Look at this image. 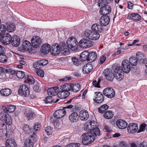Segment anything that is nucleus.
<instances>
[{
    "mask_svg": "<svg viewBox=\"0 0 147 147\" xmlns=\"http://www.w3.org/2000/svg\"><path fill=\"white\" fill-rule=\"evenodd\" d=\"M60 89L58 87H54L49 88L47 93L49 95L55 96L57 95L58 98L60 99L66 98L69 94V92L70 91V84H67L60 86Z\"/></svg>",
    "mask_w": 147,
    "mask_h": 147,
    "instance_id": "nucleus-1",
    "label": "nucleus"
},
{
    "mask_svg": "<svg viewBox=\"0 0 147 147\" xmlns=\"http://www.w3.org/2000/svg\"><path fill=\"white\" fill-rule=\"evenodd\" d=\"M82 142L83 144L88 145L92 143L94 141L95 138L91 135L89 131L88 133L83 134L82 136Z\"/></svg>",
    "mask_w": 147,
    "mask_h": 147,
    "instance_id": "nucleus-2",
    "label": "nucleus"
},
{
    "mask_svg": "<svg viewBox=\"0 0 147 147\" xmlns=\"http://www.w3.org/2000/svg\"><path fill=\"white\" fill-rule=\"evenodd\" d=\"M67 44L69 49L74 51H76L78 50V43L75 37H70L67 41Z\"/></svg>",
    "mask_w": 147,
    "mask_h": 147,
    "instance_id": "nucleus-3",
    "label": "nucleus"
},
{
    "mask_svg": "<svg viewBox=\"0 0 147 147\" xmlns=\"http://www.w3.org/2000/svg\"><path fill=\"white\" fill-rule=\"evenodd\" d=\"M36 140V136L35 135L30 136L28 139L25 140L24 147H33L34 143Z\"/></svg>",
    "mask_w": 147,
    "mask_h": 147,
    "instance_id": "nucleus-4",
    "label": "nucleus"
},
{
    "mask_svg": "<svg viewBox=\"0 0 147 147\" xmlns=\"http://www.w3.org/2000/svg\"><path fill=\"white\" fill-rule=\"evenodd\" d=\"M12 36L10 34L7 33L0 38L1 42L5 45H8L11 43Z\"/></svg>",
    "mask_w": 147,
    "mask_h": 147,
    "instance_id": "nucleus-5",
    "label": "nucleus"
},
{
    "mask_svg": "<svg viewBox=\"0 0 147 147\" xmlns=\"http://www.w3.org/2000/svg\"><path fill=\"white\" fill-rule=\"evenodd\" d=\"M103 94L109 98H112L114 97L115 92L112 88L107 87L105 88L103 91Z\"/></svg>",
    "mask_w": 147,
    "mask_h": 147,
    "instance_id": "nucleus-6",
    "label": "nucleus"
},
{
    "mask_svg": "<svg viewBox=\"0 0 147 147\" xmlns=\"http://www.w3.org/2000/svg\"><path fill=\"white\" fill-rule=\"evenodd\" d=\"M93 100L95 102L100 104L104 101V97L101 92H96L94 93Z\"/></svg>",
    "mask_w": 147,
    "mask_h": 147,
    "instance_id": "nucleus-7",
    "label": "nucleus"
},
{
    "mask_svg": "<svg viewBox=\"0 0 147 147\" xmlns=\"http://www.w3.org/2000/svg\"><path fill=\"white\" fill-rule=\"evenodd\" d=\"M51 46L48 43L43 45L40 49V55L42 56L47 55L50 51Z\"/></svg>",
    "mask_w": 147,
    "mask_h": 147,
    "instance_id": "nucleus-8",
    "label": "nucleus"
},
{
    "mask_svg": "<svg viewBox=\"0 0 147 147\" xmlns=\"http://www.w3.org/2000/svg\"><path fill=\"white\" fill-rule=\"evenodd\" d=\"M18 92L21 96H27L30 93L28 88L24 85H22L20 87Z\"/></svg>",
    "mask_w": 147,
    "mask_h": 147,
    "instance_id": "nucleus-9",
    "label": "nucleus"
},
{
    "mask_svg": "<svg viewBox=\"0 0 147 147\" xmlns=\"http://www.w3.org/2000/svg\"><path fill=\"white\" fill-rule=\"evenodd\" d=\"M79 44L81 48H84L90 47L93 45L91 41L84 38L81 39L79 41Z\"/></svg>",
    "mask_w": 147,
    "mask_h": 147,
    "instance_id": "nucleus-10",
    "label": "nucleus"
},
{
    "mask_svg": "<svg viewBox=\"0 0 147 147\" xmlns=\"http://www.w3.org/2000/svg\"><path fill=\"white\" fill-rule=\"evenodd\" d=\"M130 64L127 60L125 59L122 61L121 67L124 73H128L130 71L131 66Z\"/></svg>",
    "mask_w": 147,
    "mask_h": 147,
    "instance_id": "nucleus-11",
    "label": "nucleus"
},
{
    "mask_svg": "<svg viewBox=\"0 0 147 147\" xmlns=\"http://www.w3.org/2000/svg\"><path fill=\"white\" fill-rule=\"evenodd\" d=\"M21 48L23 51H28L30 53L32 50V47L31 43L27 40H25L23 42Z\"/></svg>",
    "mask_w": 147,
    "mask_h": 147,
    "instance_id": "nucleus-12",
    "label": "nucleus"
},
{
    "mask_svg": "<svg viewBox=\"0 0 147 147\" xmlns=\"http://www.w3.org/2000/svg\"><path fill=\"white\" fill-rule=\"evenodd\" d=\"M104 74L106 79L108 80L112 81L114 78V75L110 69H106L104 71Z\"/></svg>",
    "mask_w": 147,
    "mask_h": 147,
    "instance_id": "nucleus-13",
    "label": "nucleus"
},
{
    "mask_svg": "<svg viewBox=\"0 0 147 147\" xmlns=\"http://www.w3.org/2000/svg\"><path fill=\"white\" fill-rule=\"evenodd\" d=\"M60 48L61 52L63 55L65 56L69 53L70 49L67 44L66 45L65 43L62 42Z\"/></svg>",
    "mask_w": 147,
    "mask_h": 147,
    "instance_id": "nucleus-14",
    "label": "nucleus"
},
{
    "mask_svg": "<svg viewBox=\"0 0 147 147\" xmlns=\"http://www.w3.org/2000/svg\"><path fill=\"white\" fill-rule=\"evenodd\" d=\"M41 40L40 37L37 36H35L33 37L31 39L32 46L35 48H37L40 44Z\"/></svg>",
    "mask_w": 147,
    "mask_h": 147,
    "instance_id": "nucleus-15",
    "label": "nucleus"
},
{
    "mask_svg": "<svg viewBox=\"0 0 147 147\" xmlns=\"http://www.w3.org/2000/svg\"><path fill=\"white\" fill-rule=\"evenodd\" d=\"M50 52L51 54L53 55H56L61 52L60 48L57 44L53 45L51 49Z\"/></svg>",
    "mask_w": 147,
    "mask_h": 147,
    "instance_id": "nucleus-16",
    "label": "nucleus"
},
{
    "mask_svg": "<svg viewBox=\"0 0 147 147\" xmlns=\"http://www.w3.org/2000/svg\"><path fill=\"white\" fill-rule=\"evenodd\" d=\"M100 24L101 25L106 26L110 22V18L107 15L102 16L99 20Z\"/></svg>",
    "mask_w": 147,
    "mask_h": 147,
    "instance_id": "nucleus-17",
    "label": "nucleus"
},
{
    "mask_svg": "<svg viewBox=\"0 0 147 147\" xmlns=\"http://www.w3.org/2000/svg\"><path fill=\"white\" fill-rule=\"evenodd\" d=\"M100 13L101 15H107L111 12V8L109 5L101 7L100 10Z\"/></svg>",
    "mask_w": 147,
    "mask_h": 147,
    "instance_id": "nucleus-18",
    "label": "nucleus"
},
{
    "mask_svg": "<svg viewBox=\"0 0 147 147\" xmlns=\"http://www.w3.org/2000/svg\"><path fill=\"white\" fill-rule=\"evenodd\" d=\"M66 114L65 111L63 109L57 110L54 114V117L57 119H60L64 117Z\"/></svg>",
    "mask_w": 147,
    "mask_h": 147,
    "instance_id": "nucleus-19",
    "label": "nucleus"
},
{
    "mask_svg": "<svg viewBox=\"0 0 147 147\" xmlns=\"http://www.w3.org/2000/svg\"><path fill=\"white\" fill-rule=\"evenodd\" d=\"M138 129V126L136 123H129L127 127V130L128 132L134 133Z\"/></svg>",
    "mask_w": 147,
    "mask_h": 147,
    "instance_id": "nucleus-20",
    "label": "nucleus"
},
{
    "mask_svg": "<svg viewBox=\"0 0 147 147\" xmlns=\"http://www.w3.org/2000/svg\"><path fill=\"white\" fill-rule=\"evenodd\" d=\"M117 127L120 129H123L125 128L127 126V123L125 120L119 119L116 123Z\"/></svg>",
    "mask_w": 147,
    "mask_h": 147,
    "instance_id": "nucleus-21",
    "label": "nucleus"
},
{
    "mask_svg": "<svg viewBox=\"0 0 147 147\" xmlns=\"http://www.w3.org/2000/svg\"><path fill=\"white\" fill-rule=\"evenodd\" d=\"M11 43L12 45L14 47H17L20 44V39L17 36L14 35L12 38Z\"/></svg>",
    "mask_w": 147,
    "mask_h": 147,
    "instance_id": "nucleus-22",
    "label": "nucleus"
},
{
    "mask_svg": "<svg viewBox=\"0 0 147 147\" xmlns=\"http://www.w3.org/2000/svg\"><path fill=\"white\" fill-rule=\"evenodd\" d=\"M79 116L82 120L85 121L88 119L89 115L87 111L84 110L80 111Z\"/></svg>",
    "mask_w": 147,
    "mask_h": 147,
    "instance_id": "nucleus-23",
    "label": "nucleus"
},
{
    "mask_svg": "<svg viewBox=\"0 0 147 147\" xmlns=\"http://www.w3.org/2000/svg\"><path fill=\"white\" fill-rule=\"evenodd\" d=\"M96 127V124L94 121H91L90 122L87 123L85 125L84 129L86 130H91L93 128Z\"/></svg>",
    "mask_w": 147,
    "mask_h": 147,
    "instance_id": "nucleus-24",
    "label": "nucleus"
},
{
    "mask_svg": "<svg viewBox=\"0 0 147 147\" xmlns=\"http://www.w3.org/2000/svg\"><path fill=\"white\" fill-rule=\"evenodd\" d=\"M69 118L71 122H76L78 120V115L77 113L73 112L69 115Z\"/></svg>",
    "mask_w": 147,
    "mask_h": 147,
    "instance_id": "nucleus-25",
    "label": "nucleus"
},
{
    "mask_svg": "<svg viewBox=\"0 0 147 147\" xmlns=\"http://www.w3.org/2000/svg\"><path fill=\"white\" fill-rule=\"evenodd\" d=\"M70 85V91L76 92L79 91L80 89V86L79 84H71Z\"/></svg>",
    "mask_w": 147,
    "mask_h": 147,
    "instance_id": "nucleus-26",
    "label": "nucleus"
},
{
    "mask_svg": "<svg viewBox=\"0 0 147 147\" xmlns=\"http://www.w3.org/2000/svg\"><path fill=\"white\" fill-rule=\"evenodd\" d=\"M127 18L136 21L139 20L141 18V16L136 13H131L128 16Z\"/></svg>",
    "mask_w": 147,
    "mask_h": 147,
    "instance_id": "nucleus-27",
    "label": "nucleus"
},
{
    "mask_svg": "<svg viewBox=\"0 0 147 147\" xmlns=\"http://www.w3.org/2000/svg\"><path fill=\"white\" fill-rule=\"evenodd\" d=\"M90 134H91V135L94 137L98 136L100 135V131L99 128L96 126V127L93 128L91 130L89 131Z\"/></svg>",
    "mask_w": 147,
    "mask_h": 147,
    "instance_id": "nucleus-28",
    "label": "nucleus"
},
{
    "mask_svg": "<svg viewBox=\"0 0 147 147\" xmlns=\"http://www.w3.org/2000/svg\"><path fill=\"white\" fill-rule=\"evenodd\" d=\"M97 57V54L94 52H92L88 53V61L90 63L94 61L96 59Z\"/></svg>",
    "mask_w": 147,
    "mask_h": 147,
    "instance_id": "nucleus-29",
    "label": "nucleus"
},
{
    "mask_svg": "<svg viewBox=\"0 0 147 147\" xmlns=\"http://www.w3.org/2000/svg\"><path fill=\"white\" fill-rule=\"evenodd\" d=\"M91 28L92 31L98 32H100L102 30L101 26L98 24H93Z\"/></svg>",
    "mask_w": 147,
    "mask_h": 147,
    "instance_id": "nucleus-30",
    "label": "nucleus"
},
{
    "mask_svg": "<svg viewBox=\"0 0 147 147\" xmlns=\"http://www.w3.org/2000/svg\"><path fill=\"white\" fill-rule=\"evenodd\" d=\"M92 69V65L90 64H88L84 66L82 68V71L84 74H88L90 72Z\"/></svg>",
    "mask_w": 147,
    "mask_h": 147,
    "instance_id": "nucleus-31",
    "label": "nucleus"
},
{
    "mask_svg": "<svg viewBox=\"0 0 147 147\" xmlns=\"http://www.w3.org/2000/svg\"><path fill=\"white\" fill-rule=\"evenodd\" d=\"M5 145L7 147H17L13 139H9L6 141Z\"/></svg>",
    "mask_w": 147,
    "mask_h": 147,
    "instance_id": "nucleus-32",
    "label": "nucleus"
},
{
    "mask_svg": "<svg viewBox=\"0 0 147 147\" xmlns=\"http://www.w3.org/2000/svg\"><path fill=\"white\" fill-rule=\"evenodd\" d=\"M0 92L2 95L7 96L11 94V91L10 89L5 88L1 90L0 91Z\"/></svg>",
    "mask_w": 147,
    "mask_h": 147,
    "instance_id": "nucleus-33",
    "label": "nucleus"
},
{
    "mask_svg": "<svg viewBox=\"0 0 147 147\" xmlns=\"http://www.w3.org/2000/svg\"><path fill=\"white\" fill-rule=\"evenodd\" d=\"M93 34L92 30H87L84 32V35L88 39L92 40Z\"/></svg>",
    "mask_w": 147,
    "mask_h": 147,
    "instance_id": "nucleus-34",
    "label": "nucleus"
},
{
    "mask_svg": "<svg viewBox=\"0 0 147 147\" xmlns=\"http://www.w3.org/2000/svg\"><path fill=\"white\" fill-rule=\"evenodd\" d=\"M88 52L84 51L81 54L80 58L82 61H84L86 60L88 61Z\"/></svg>",
    "mask_w": 147,
    "mask_h": 147,
    "instance_id": "nucleus-35",
    "label": "nucleus"
},
{
    "mask_svg": "<svg viewBox=\"0 0 147 147\" xmlns=\"http://www.w3.org/2000/svg\"><path fill=\"white\" fill-rule=\"evenodd\" d=\"M124 71H122L120 74L114 75V78L118 81L122 80L124 78Z\"/></svg>",
    "mask_w": 147,
    "mask_h": 147,
    "instance_id": "nucleus-36",
    "label": "nucleus"
},
{
    "mask_svg": "<svg viewBox=\"0 0 147 147\" xmlns=\"http://www.w3.org/2000/svg\"><path fill=\"white\" fill-rule=\"evenodd\" d=\"M103 117L107 119H110L113 116V115L111 111H108L103 114Z\"/></svg>",
    "mask_w": 147,
    "mask_h": 147,
    "instance_id": "nucleus-37",
    "label": "nucleus"
},
{
    "mask_svg": "<svg viewBox=\"0 0 147 147\" xmlns=\"http://www.w3.org/2000/svg\"><path fill=\"white\" fill-rule=\"evenodd\" d=\"M26 117L28 120H32V119L35 117L34 113L32 111L26 113Z\"/></svg>",
    "mask_w": 147,
    "mask_h": 147,
    "instance_id": "nucleus-38",
    "label": "nucleus"
},
{
    "mask_svg": "<svg viewBox=\"0 0 147 147\" xmlns=\"http://www.w3.org/2000/svg\"><path fill=\"white\" fill-rule=\"evenodd\" d=\"M109 108V106L107 105H102L98 109V112L101 113H103Z\"/></svg>",
    "mask_w": 147,
    "mask_h": 147,
    "instance_id": "nucleus-39",
    "label": "nucleus"
},
{
    "mask_svg": "<svg viewBox=\"0 0 147 147\" xmlns=\"http://www.w3.org/2000/svg\"><path fill=\"white\" fill-rule=\"evenodd\" d=\"M7 28L5 25L3 24L0 25V36L4 35L6 31Z\"/></svg>",
    "mask_w": 147,
    "mask_h": 147,
    "instance_id": "nucleus-40",
    "label": "nucleus"
},
{
    "mask_svg": "<svg viewBox=\"0 0 147 147\" xmlns=\"http://www.w3.org/2000/svg\"><path fill=\"white\" fill-rule=\"evenodd\" d=\"M137 59L135 57H131L129 59V62L132 66H135L137 64Z\"/></svg>",
    "mask_w": 147,
    "mask_h": 147,
    "instance_id": "nucleus-41",
    "label": "nucleus"
},
{
    "mask_svg": "<svg viewBox=\"0 0 147 147\" xmlns=\"http://www.w3.org/2000/svg\"><path fill=\"white\" fill-rule=\"evenodd\" d=\"M26 76L25 78H26ZM27 79H26V81L30 84H33L34 83V79L32 77L29 75H27L26 76Z\"/></svg>",
    "mask_w": 147,
    "mask_h": 147,
    "instance_id": "nucleus-42",
    "label": "nucleus"
},
{
    "mask_svg": "<svg viewBox=\"0 0 147 147\" xmlns=\"http://www.w3.org/2000/svg\"><path fill=\"white\" fill-rule=\"evenodd\" d=\"M136 56L137 60L144 61V57L142 53L139 52H137L136 53Z\"/></svg>",
    "mask_w": 147,
    "mask_h": 147,
    "instance_id": "nucleus-43",
    "label": "nucleus"
},
{
    "mask_svg": "<svg viewBox=\"0 0 147 147\" xmlns=\"http://www.w3.org/2000/svg\"><path fill=\"white\" fill-rule=\"evenodd\" d=\"M15 29V26L14 24H9L7 28V30L9 32H13Z\"/></svg>",
    "mask_w": 147,
    "mask_h": 147,
    "instance_id": "nucleus-44",
    "label": "nucleus"
},
{
    "mask_svg": "<svg viewBox=\"0 0 147 147\" xmlns=\"http://www.w3.org/2000/svg\"><path fill=\"white\" fill-rule=\"evenodd\" d=\"M3 122H5L6 124L10 125L12 123V119L9 115H7V116Z\"/></svg>",
    "mask_w": 147,
    "mask_h": 147,
    "instance_id": "nucleus-45",
    "label": "nucleus"
},
{
    "mask_svg": "<svg viewBox=\"0 0 147 147\" xmlns=\"http://www.w3.org/2000/svg\"><path fill=\"white\" fill-rule=\"evenodd\" d=\"M123 71L121 67L119 66H117L115 68L114 72V75L120 74L121 72Z\"/></svg>",
    "mask_w": 147,
    "mask_h": 147,
    "instance_id": "nucleus-46",
    "label": "nucleus"
},
{
    "mask_svg": "<svg viewBox=\"0 0 147 147\" xmlns=\"http://www.w3.org/2000/svg\"><path fill=\"white\" fill-rule=\"evenodd\" d=\"M7 61L6 56L3 53H0V62L4 63Z\"/></svg>",
    "mask_w": 147,
    "mask_h": 147,
    "instance_id": "nucleus-47",
    "label": "nucleus"
},
{
    "mask_svg": "<svg viewBox=\"0 0 147 147\" xmlns=\"http://www.w3.org/2000/svg\"><path fill=\"white\" fill-rule=\"evenodd\" d=\"M35 71L36 73L41 77H43L44 75V71L40 69H35Z\"/></svg>",
    "mask_w": 147,
    "mask_h": 147,
    "instance_id": "nucleus-48",
    "label": "nucleus"
},
{
    "mask_svg": "<svg viewBox=\"0 0 147 147\" xmlns=\"http://www.w3.org/2000/svg\"><path fill=\"white\" fill-rule=\"evenodd\" d=\"M8 115L5 112L1 111L0 113V119L2 121L6 118L7 115Z\"/></svg>",
    "mask_w": 147,
    "mask_h": 147,
    "instance_id": "nucleus-49",
    "label": "nucleus"
},
{
    "mask_svg": "<svg viewBox=\"0 0 147 147\" xmlns=\"http://www.w3.org/2000/svg\"><path fill=\"white\" fill-rule=\"evenodd\" d=\"M16 76L18 78H22L25 76L24 72L22 71H18L16 73Z\"/></svg>",
    "mask_w": 147,
    "mask_h": 147,
    "instance_id": "nucleus-50",
    "label": "nucleus"
},
{
    "mask_svg": "<svg viewBox=\"0 0 147 147\" xmlns=\"http://www.w3.org/2000/svg\"><path fill=\"white\" fill-rule=\"evenodd\" d=\"M0 135L3 138H5L7 136V129L0 130Z\"/></svg>",
    "mask_w": 147,
    "mask_h": 147,
    "instance_id": "nucleus-51",
    "label": "nucleus"
},
{
    "mask_svg": "<svg viewBox=\"0 0 147 147\" xmlns=\"http://www.w3.org/2000/svg\"><path fill=\"white\" fill-rule=\"evenodd\" d=\"M33 67L36 69H40V68H41V64L39 61H37L36 62H34L33 64Z\"/></svg>",
    "mask_w": 147,
    "mask_h": 147,
    "instance_id": "nucleus-52",
    "label": "nucleus"
},
{
    "mask_svg": "<svg viewBox=\"0 0 147 147\" xmlns=\"http://www.w3.org/2000/svg\"><path fill=\"white\" fill-rule=\"evenodd\" d=\"M100 36V35L98 32H93L92 40H95L98 39Z\"/></svg>",
    "mask_w": 147,
    "mask_h": 147,
    "instance_id": "nucleus-53",
    "label": "nucleus"
},
{
    "mask_svg": "<svg viewBox=\"0 0 147 147\" xmlns=\"http://www.w3.org/2000/svg\"><path fill=\"white\" fill-rule=\"evenodd\" d=\"M8 112L9 113L13 112L16 109V106L14 105H11L8 106Z\"/></svg>",
    "mask_w": 147,
    "mask_h": 147,
    "instance_id": "nucleus-54",
    "label": "nucleus"
},
{
    "mask_svg": "<svg viewBox=\"0 0 147 147\" xmlns=\"http://www.w3.org/2000/svg\"><path fill=\"white\" fill-rule=\"evenodd\" d=\"M53 129L52 127L50 126H48L47 127H46L45 131L47 133V135H50L51 134Z\"/></svg>",
    "mask_w": 147,
    "mask_h": 147,
    "instance_id": "nucleus-55",
    "label": "nucleus"
},
{
    "mask_svg": "<svg viewBox=\"0 0 147 147\" xmlns=\"http://www.w3.org/2000/svg\"><path fill=\"white\" fill-rule=\"evenodd\" d=\"M146 125L145 124H142L140 127V129L138 131V132L139 133L144 131L145 129Z\"/></svg>",
    "mask_w": 147,
    "mask_h": 147,
    "instance_id": "nucleus-56",
    "label": "nucleus"
},
{
    "mask_svg": "<svg viewBox=\"0 0 147 147\" xmlns=\"http://www.w3.org/2000/svg\"><path fill=\"white\" fill-rule=\"evenodd\" d=\"M52 98V96L47 97L44 100L45 102L47 104L52 102L53 101Z\"/></svg>",
    "mask_w": 147,
    "mask_h": 147,
    "instance_id": "nucleus-57",
    "label": "nucleus"
},
{
    "mask_svg": "<svg viewBox=\"0 0 147 147\" xmlns=\"http://www.w3.org/2000/svg\"><path fill=\"white\" fill-rule=\"evenodd\" d=\"M71 60L73 64L76 66H78V58L74 57L71 58Z\"/></svg>",
    "mask_w": 147,
    "mask_h": 147,
    "instance_id": "nucleus-58",
    "label": "nucleus"
},
{
    "mask_svg": "<svg viewBox=\"0 0 147 147\" xmlns=\"http://www.w3.org/2000/svg\"><path fill=\"white\" fill-rule=\"evenodd\" d=\"M41 64V66L43 67L46 65L48 64V61L46 59H42L39 61Z\"/></svg>",
    "mask_w": 147,
    "mask_h": 147,
    "instance_id": "nucleus-59",
    "label": "nucleus"
},
{
    "mask_svg": "<svg viewBox=\"0 0 147 147\" xmlns=\"http://www.w3.org/2000/svg\"><path fill=\"white\" fill-rule=\"evenodd\" d=\"M6 72L8 73H10L12 75H14L16 73L15 71L12 70L11 69L8 68H6Z\"/></svg>",
    "mask_w": 147,
    "mask_h": 147,
    "instance_id": "nucleus-60",
    "label": "nucleus"
},
{
    "mask_svg": "<svg viewBox=\"0 0 147 147\" xmlns=\"http://www.w3.org/2000/svg\"><path fill=\"white\" fill-rule=\"evenodd\" d=\"M131 147H147V144L142 143L140 144V147H138L135 144L132 143L131 144Z\"/></svg>",
    "mask_w": 147,
    "mask_h": 147,
    "instance_id": "nucleus-61",
    "label": "nucleus"
},
{
    "mask_svg": "<svg viewBox=\"0 0 147 147\" xmlns=\"http://www.w3.org/2000/svg\"><path fill=\"white\" fill-rule=\"evenodd\" d=\"M7 129L6 125L4 123H1L0 124V130Z\"/></svg>",
    "mask_w": 147,
    "mask_h": 147,
    "instance_id": "nucleus-62",
    "label": "nucleus"
},
{
    "mask_svg": "<svg viewBox=\"0 0 147 147\" xmlns=\"http://www.w3.org/2000/svg\"><path fill=\"white\" fill-rule=\"evenodd\" d=\"M106 59V57L105 55H102L100 57L99 63L102 64L103 63Z\"/></svg>",
    "mask_w": 147,
    "mask_h": 147,
    "instance_id": "nucleus-63",
    "label": "nucleus"
},
{
    "mask_svg": "<svg viewBox=\"0 0 147 147\" xmlns=\"http://www.w3.org/2000/svg\"><path fill=\"white\" fill-rule=\"evenodd\" d=\"M92 84L93 86L97 88H99L100 87L99 83L96 80L93 81L92 82Z\"/></svg>",
    "mask_w": 147,
    "mask_h": 147,
    "instance_id": "nucleus-64",
    "label": "nucleus"
}]
</instances>
